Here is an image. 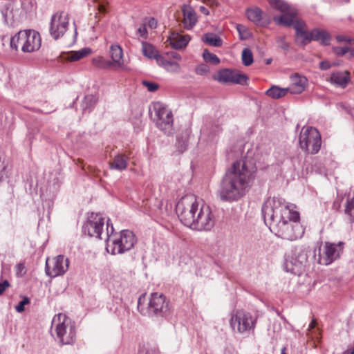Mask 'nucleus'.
Segmentation results:
<instances>
[{
	"instance_id": "nucleus-36",
	"label": "nucleus",
	"mask_w": 354,
	"mask_h": 354,
	"mask_svg": "<svg viewBox=\"0 0 354 354\" xmlns=\"http://www.w3.org/2000/svg\"><path fill=\"white\" fill-rule=\"evenodd\" d=\"M93 64L99 68H114L113 63L103 57H97L92 59Z\"/></svg>"
},
{
	"instance_id": "nucleus-43",
	"label": "nucleus",
	"mask_w": 354,
	"mask_h": 354,
	"mask_svg": "<svg viewBox=\"0 0 354 354\" xmlns=\"http://www.w3.org/2000/svg\"><path fill=\"white\" fill-rule=\"evenodd\" d=\"M138 354H158V349L156 347L143 346L139 348Z\"/></svg>"
},
{
	"instance_id": "nucleus-17",
	"label": "nucleus",
	"mask_w": 354,
	"mask_h": 354,
	"mask_svg": "<svg viewBox=\"0 0 354 354\" xmlns=\"http://www.w3.org/2000/svg\"><path fill=\"white\" fill-rule=\"evenodd\" d=\"M295 41L304 47L312 41L311 32L306 30V25L304 21H297L295 24Z\"/></svg>"
},
{
	"instance_id": "nucleus-26",
	"label": "nucleus",
	"mask_w": 354,
	"mask_h": 354,
	"mask_svg": "<svg viewBox=\"0 0 354 354\" xmlns=\"http://www.w3.org/2000/svg\"><path fill=\"white\" fill-rule=\"evenodd\" d=\"M128 165V157L124 154L116 155L110 162V168L118 171L124 170Z\"/></svg>"
},
{
	"instance_id": "nucleus-59",
	"label": "nucleus",
	"mask_w": 354,
	"mask_h": 354,
	"mask_svg": "<svg viewBox=\"0 0 354 354\" xmlns=\"http://www.w3.org/2000/svg\"><path fill=\"white\" fill-rule=\"evenodd\" d=\"M336 39H337V41L338 42H342V41H348L346 39V37L344 36H343V35H338V36H337Z\"/></svg>"
},
{
	"instance_id": "nucleus-1",
	"label": "nucleus",
	"mask_w": 354,
	"mask_h": 354,
	"mask_svg": "<svg viewBox=\"0 0 354 354\" xmlns=\"http://www.w3.org/2000/svg\"><path fill=\"white\" fill-rule=\"evenodd\" d=\"M262 214L265 224L278 237L292 241L304 234L299 213L282 198H268L263 205Z\"/></svg>"
},
{
	"instance_id": "nucleus-13",
	"label": "nucleus",
	"mask_w": 354,
	"mask_h": 354,
	"mask_svg": "<svg viewBox=\"0 0 354 354\" xmlns=\"http://www.w3.org/2000/svg\"><path fill=\"white\" fill-rule=\"evenodd\" d=\"M68 268V260L63 255H58L51 261H46V273L50 277H55L64 274Z\"/></svg>"
},
{
	"instance_id": "nucleus-5",
	"label": "nucleus",
	"mask_w": 354,
	"mask_h": 354,
	"mask_svg": "<svg viewBox=\"0 0 354 354\" xmlns=\"http://www.w3.org/2000/svg\"><path fill=\"white\" fill-rule=\"evenodd\" d=\"M201 203L194 195H186L178 202L176 207V213L180 221L185 226L190 227L194 223Z\"/></svg>"
},
{
	"instance_id": "nucleus-48",
	"label": "nucleus",
	"mask_w": 354,
	"mask_h": 354,
	"mask_svg": "<svg viewBox=\"0 0 354 354\" xmlns=\"http://www.w3.org/2000/svg\"><path fill=\"white\" fill-rule=\"evenodd\" d=\"M177 145H178V149L179 151L183 153L187 149V140H183L178 137V138H177Z\"/></svg>"
},
{
	"instance_id": "nucleus-62",
	"label": "nucleus",
	"mask_w": 354,
	"mask_h": 354,
	"mask_svg": "<svg viewBox=\"0 0 354 354\" xmlns=\"http://www.w3.org/2000/svg\"><path fill=\"white\" fill-rule=\"evenodd\" d=\"M341 107H342L343 109H345V110L346 111V112H347V113H348L349 114L351 113L350 111H349V110H348L344 104L341 105Z\"/></svg>"
},
{
	"instance_id": "nucleus-21",
	"label": "nucleus",
	"mask_w": 354,
	"mask_h": 354,
	"mask_svg": "<svg viewBox=\"0 0 354 354\" xmlns=\"http://www.w3.org/2000/svg\"><path fill=\"white\" fill-rule=\"evenodd\" d=\"M330 82L342 88H345L350 80L349 73L347 71H337L331 74Z\"/></svg>"
},
{
	"instance_id": "nucleus-7",
	"label": "nucleus",
	"mask_w": 354,
	"mask_h": 354,
	"mask_svg": "<svg viewBox=\"0 0 354 354\" xmlns=\"http://www.w3.org/2000/svg\"><path fill=\"white\" fill-rule=\"evenodd\" d=\"M299 144L302 151L308 153L316 154L322 145L319 131L313 127H303L299 136Z\"/></svg>"
},
{
	"instance_id": "nucleus-24",
	"label": "nucleus",
	"mask_w": 354,
	"mask_h": 354,
	"mask_svg": "<svg viewBox=\"0 0 354 354\" xmlns=\"http://www.w3.org/2000/svg\"><path fill=\"white\" fill-rule=\"evenodd\" d=\"M167 41L174 49L184 48L188 44L189 39L185 36H181L178 33H172Z\"/></svg>"
},
{
	"instance_id": "nucleus-29",
	"label": "nucleus",
	"mask_w": 354,
	"mask_h": 354,
	"mask_svg": "<svg viewBox=\"0 0 354 354\" xmlns=\"http://www.w3.org/2000/svg\"><path fill=\"white\" fill-rule=\"evenodd\" d=\"M26 34V31L20 30L17 33H16L13 37L10 39V47L12 49L17 50L19 48H21L22 50V47L24 46L25 43V35Z\"/></svg>"
},
{
	"instance_id": "nucleus-46",
	"label": "nucleus",
	"mask_w": 354,
	"mask_h": 354,
	"mask_svg": "<svg viewBox=\"0 0 354 354\" xmlns=\"http://www.w3.org/2000/svg\"><path fill=\"white\" fill-rule=\"evenodd\" d=\"M30 304V299L28 297H24L22 301H21L18 305L15 306L16 311L17 313H22L24 311V306Z\"/></svg>"
},
{
	"instance_id": "nucleus-42",
	"label": "nucleus",
	"mask_w": 354,
	"mask_h": 354,
	"mask_svg": "<svg viewBox=\"0 0 354 354\" xmlns=\"http://www.w3.org/2000/svg\"><path fill=\"white\" fill-rule=\"evenodd\" d=\"M236 29L239 34L240 39L243 40L246 39L250 37V32L248 28L241 24L236 25Z\"/></svg>"
},
{
	"instance_id": "nucleus-56",
	"label": "nucleus",
	"mask_w": 354,
	"mask_h": 354,
	"mask_svg": "<svg viewBox=\"0 0 354 354\" xmlns=\"http://www.w3.org/2000/svg\"><path fill=\"white\" fill-rule=\"evenodd\" d=\"M206 3L209 6H217L218 3L216 0H206Z\"/></svg>"
},
{
	"instance_id": "nucleus-31",
	"label": "nucleus",
	"mask_w": 354,
	"mask_h": 354,
	"mask_svg": "<svg viewBox=\"0 0 354 354\" xmlns=\"http://www.w3.org/2000/svg\"><path fill=\"white\" fill-rule=\"evenodd\" d=\"M142 54L144 56L149 59H156L157 62L158 59L162 58L161 55H158V51L151 44L142 41Z\"/></svg>"
},
{
	"instance_id": "nucleus-30",
	"label": "nucleus",
	"mask_w": 354,
	"mask_h": 354,
	"mask_svg": "<svg viewBox=\"0 0 354 354\" xmlns=\"http://www.w3.org/2000/svg\"><path fill=\"white\" fill-rule=\"evenodd\" d=\"M248 19L256 25L261 24L263 19V11L258 7L248 8L246 10Z\"/></svg>"
},
{
	"instance_id": "nucleus-49",
	"label": "nucleus",
	"mask_w": 354,
	"mask_h": 354,
	"mask_svg": "<svg viewBox=\"0 0 354 354\" xmlns=\"http://www.w3.org/2000/svg\"><path fill=\"white\" fill-rule=\"evenodd\" d=\"M279 48L284 50H288L289 48V44L286 41L283 37H279L277 40Z\"/></svg>"
},
{
	"instance_id": "nucleus-55",
	"label": "nucleus",
	"mask_w": 354,
	"mask_h": 354,
	"mask_svg": "<svg viewBox=\"0 0 354 354\" xmlns=\"http://www.w3.org/2000/svg\"><path fill=\"white\" fill-rule=\"evenodd\" d=\"M97 7H98V10H99L100 12L104 14V13H106L107 12L106 6L104 5V3H98Z\"/></svg>"
},
{
	"instance_id": "nucleus-2",
	"label": "nucleus",
	"mask_w": 354,
	"mask_h": 354,
	"mask_svg": "<svg viewBox=\"0 0 354 354\" xmlns=\"http://www.w3.org/2000/svg\"><path fill=\"white\" fill-rule=\"evenodd\" d=\"M257 171L253 159L244 158L233 162L222 178L216 191L223 201H236L250 188Z\"/></svg>"
},
{
	"instance_id": "nucleus-60",
	"label": "nucleus",
	"mask_w": 354,
	"mask_h": 354,
	"mask_svg": "<svg viewBox=\"0 0 354 354\" xmlns=\"http://www.w3.org/2000/svg\"><path fill=\"white\" fill-rule=\"evenodd\" d=\"M315 326H316V322H315V320L313 319L309 324V328H310V329L313 328L315 327Z\"/></svg>"
},
{
	"instance_id": "nucleus-19",
	"label": "nucleus",
	"mask_w": 354,
	"mask_h": 354,
	"mask_svg": "<svg viewBox=\"0 0 354 354\" xmlns=\"http://www.w3.org/2000/svg\"><path fill=\"white\" fill-rule=\"evenodd\" d=\"M297 15V11L295 8L294 14H292L290 12H283L279 17H274L273 18V20L277 25H282L286 27L293 26V28H295V24L297 21H299V19H295Z\"/></svg>"
},
{
	"instance_id": "nucleus-11",
	"label": "nucleus",
	"mask_w": 354,
	"mask_h": 354,
	"mask_svg": "<svg viewBox=\"0 0 354 354\" xmlns=\"http://www.w3.org/2000/svg\"><path fill=\"white\" fill-rule=\"evenodd\" d=\"M68 16V12L59 11L51 17L49 32L54 39L62 37L67 31L69 24Z\"/></svg>"
},
{
	"instance_id": "nucleus-47",
	"label": "nucleus",
	"mask_w": 354,
	"mask_h": 354,
	"mask_svg": "<svg viewBox=\"0 0 354 354\" xmlns=\"http://www.w3.org/2000/svg\"><path fill=\"white\" fill-rule=\"evenodd\" d=\"M349 48L346 46L344 47H333V52L337 55V56H343L347 52H348Z\"/></svg>"
},
{
	"instance_id": "nucleus-52",
	"label": "nucleus",
	"mask_w": 354,
	"mask_h": 354,
	"mask_svg": "<svg viewBox=\"0 0 354 354\" xmlns=\"http://www.w3.org/2000/svg\"><path fill=\"white\" fill-rule=\"evenodd\" d=\"M138 32L140 34V35L142 37H146L147 35V28L145 24H142L138 29Z\"/></svg>"
},
{
	"instance_id": "nucleus-20",
	"label": "nucleus",
	"mask_w": 354,
	"mask_h": 354,
	"mask_svg": "<svg viewBox=\"0 0 354 354\" xmlns=\"http://www.w3.org/2000/svg\"><path fill=\"white\" fill-rule=\"evenodd\" d=\"M183 24L185 28L192 29L197 23L196 13L190 6H184L183 8Z\"/></svg>"
},
{
	"instance_id": "nucleus-25",
	"label": "nucleus",
	"mask_w": 354,
	"mask_h": 354,
	"mask_svg": "<svg viewBox=\"0 0 354 354\" xmlns=\"http://www.w3.org/2000/svg\"><path fill=\"white\" fill-rule=\"evenodd\" d=\"M156 126L165 133L169 134L171 133L173 127V115H167V118L162 116L156 119Z\"/></svg>"
},
{
	"instance_id": "nucleus-38",
	"label": "nucleus",
	"mask_w": 354,
	"mask_h": 354,
	"mask_svg": "<svg viewBox=\"0 0 354 354\" xmlns=\"http://www.w3.org/2000/svg\"><path fill=\"white\" fill-rule=\"evenodd\" d=\"M242 62L244 66H250L253 62V55L251 50L245 48L242 51Z\"/></svg>"
},
{
	"instance_id": "nucleus-9",
	"label": "nucleus",
	"mask_w": 354,
	"mask_h": 354,
	"mask_svg": "<svg viewBox=\"0 0 354 354\" xmlns=\"http://www.w3.org/2000/svg\"><path fill=\"white\" fill-rule=\"evenodd\" d=\"M196 213L190 228L198 231L210 230L214 225L215 220L209 206L202 203Z\"/></svg>"
},
{
	"instance_id": "nucleus-50",
	"label": "nucleus",
	"mask_w": 354,
	"mask_h": 354,
	"mask_svg": "<svg viewBox=\"0 0 354 354\" xmlns=\"http://www.w3.org/2000/svg\"><path fill=\"white\" fill-rule=\"evenodd\" d=\"M10 286V283L6 279L0 282V296L3 294L6 290Z\"/></svg>"
},
{
	"instance_id": "nucleus-10",
	"label": "nucleus",
	"mask_w": 354,
	"mask_h": 354,
	"mask_svg": "<svg viewBox=\"0 0 354 354\" xmlns=\"http://www.w3.org/2000/svg\"><path fill=\"white\" fill-rule=\"evenodd\" d=\"M308 257L306 250H295L290 257L286 259L285 270L295 275H301L308 263Z\"/></svg>"
},
{
	"instance_id": "nucleus-54",
	"label": "nucleus",
	"mask_w": 354,
	"mask_h": 354,
	"mask_svg": "<svg viewBox=\"0 0 354 354\" xmlns=\"http://www.w3.org/2000/svg\"><path fill=\"white\" fill-rule=\"evenodd\" d=\"M331 66L330 64L327 61H322L319 64V68L322 70L326 71L330 68Z\"/></svg>"
},
{
	"instance_id": "nucleus-15",
	"label": "nucleus",
	"mask_w": 354,
	"mask_h": 354,
	"mask_svg": "<svg viewBox=\"0 0 354 354\" xmlns=\"http://www.w3.org/2000/svg\"><path fill=\"white\" fill-rule=\"evenodd\" d=\"M340 250L337 245L326 242L322 251L319 248L317 262L325 266L330 264L339 257Z\"/></svg>"
},
{
	"instance_id": "nucleus-37",
	"label": "nucleus",
	"mask_w": 354,
	"mask_h": 354,
	"mask_svg": "<svg viewBox=\"0 0 354 354\" xmlns=\"http://www.w3.org/2000/svg\"><path fill=\"white\" fill-rule=\"evenodd\" d=\"M97 102L96 97L93 95H87L82 102V107L84 111L93 108Z\"/></svg>"
},
{
	"instance_id": "nucleus-27",
	"label": "nucleus",
	"mask_w": 354,
	"mask_h": 354,
	"mask_svg": "<svg viewBox=\"0 0 354 354\" xmlns=\"http://www.w3.org/2000/svg\"><path fill=\"white\" fill-rule=\"evenodd\" d=\"M91 53V50L89 48H84L77 51H71L66 53L64 58L70 62L78 61Z\"/></svg>"
},
{
	"instance_id": "nucleus-39",
	"label": "nucleus",
	"mask_w": 354,
	"mask_h": 354,
	"mask_svg": "<svg viewBox=\"0 0 354 354\" xmlns=\"http://www.w3.org/2000/svg\"><path fill=\"white\" fill-rule=\"evenodd\" d=\"M203 57L206 62H209L215 65L220 63V59L215 54L209 52L207 49L203 50Z\"/></svg>"
},
{
	"instance_id": "nucleus-35",
	"label": "nucleus",
	"mask_w": 354,
	"mask_h": 354,
	"mask_svg": "<svg viewBox=\"0 0 354 354\" xmlns=\"http://www.w3.org/2000/svg\"><path fill=\"white\" fill-rule=\"evenodd\" d=\"M203 41L215 47H220L223 45L222 39L214 33H206L202 38Z\"/></svg>"
},
{
	"instance_id": "nucleus-44",
	"label": "nucleus",
	"mask_w": 354,
	"mask_h": 354,
	"mask_svg": "<svg viewBox=\"0 0 354 354\" xmlns=\"http://www.w3.org/2000/svg\"><path fill=\"white\" fill-rule=\"evenodd\" d=\"M209 68L206 64H200L197 66L195 68V72L196 74L200 75H205L209 73Z\"/></svg>"
},
{
	"instance_id": "nucleus-57",
	"label": "nucleus",
	"mask_w": 354,
	"mask_h": 354,
	"mask_svg": "<svg viewBox=\"0 0 354 354\" xmlns=\"http://www.w3.org/2000/svg\"><path fill=\"white\" fill-rule=\"evenodd\" d=\"M342 354H354V346L348 348L347 350L344 351Z\"/></svg>"
},
{
	"instance_id": "nucleus-14",
	"label": "nucleus",
	"mask_w": 354,
	"mask_h": 354,
	"mask_svg": "<svg viewBox=\"0 0 354 354\" xmlns=\"http://www.w3.org/2000/svg\"><path fill=\"white\" fill-rule=\"evenodd\" d=\"M216 80L223 83L247 85L249 78L239 71L225 68L218 71Z\"/></svg>"
},
{
	"instance_id": "nucleus-63",
	"label": "nucleus",
	"mask_w": 354,
	"mask_h": 354,
	"mask_svg": "<svg viewBox=\"0 0 354 354\" xmlns=\"http://www.w3.org/2000/svg\"><path fill=\"white\" fill-rule=\"evenodd\" d=\"M285 351H286V348L284 347V348H283L281 349V354H286V353H285Z\"/></svg>"
},
{
	"instance_id": "nucleus-33",
	"label": "nucleus",
	"mask_w": 354,
	"mask_h": 354,
	"mask_svg": "<svg viewBox=\"0 0 354 354\" xmlns=\"http://www.w3.org/2000/svg\"><path fill=\"white\" fill-rule=\"evenodd\" d=\"M158 64L164 67L169 72L178 73L180 70L178 63L166 60L163 57L158 59Z\"/></svg>"
},
{
	"instance_id": "nucleus-61",
	"label": "nucleus",
	"mask_w": 354,
	"mask_h": 354,
	"mask_svg": "<svg viewBox=\"0 0 354 354\" xmlns=\"http://www.w3.org/2000/svg\"><path fill=\"white\" fill-rule=\"evenodd\" d=\"M265 62H266V65H269L272 63V58L266 59Z\"/></svg>"
},
{
	"instance_id": "nucleus-41",
	"label": "nucleus",
	"mask_w": 354,
	"mask_h": 354,
	"mask_svg": "<svg viewBox=\"0 0 354 354\" xmlns=\"http://www.w3.org/2000/svg\"><path fill=\"white\" fill-rule=\"evenodd\" d=\"M354 209V197L348 199L346 201V205L344 209L345 214L348 215L349 217V221L351 223L353 222V218L352 216V211Z\"/></svg>"
},
{
	"instance_id": "nucleus-3",
	"label": "nucleus",
	"mask_w": 354,
	"mask_h": 354,
	"mask_svg": "<svg viewBox=\"0 0 354 354\" xmlns=\"http://www.w3.org/2000/svg\"><path fill=\"white\" fill-rule=\"evenodd\" d=\"M110 220L106 222V250L109 252L111 248V254H123L131 250L137 242L136 235L132 231L128 230H122L119 234H113L114 229Z\"/></svg>"
},
{
	"instance_id": "nucleus-58",
	"label": "nucleus",
	"mask_w": 354,
	"mask_h": 354,
	"mask_svg": "<svg viewBox=\"0 0 354 354\" xmlns=\"http://www.w3.org/2000/svg\"><path fill=\"white\" fill-rule=\"evenodd\" d=\"M200 11L205 15H208L209 14V10L204 6L200 7Z\"/></svg>"
},
{
	"instance_id": "nucleus-64",
	"label": "nucleus",
	"mask_w": 354,
	"mask_h": 354,
	"mask_svg": "<svg viewBox=\"0 0 354 354\" xmlns=\"http://www.w3.org/2000/svg\"><path fill=\"white\" fill-rule=\"evenodd\" d=\"M216 131L217 132H218V131H220L221 130V129L219 127H218V126L216 127Z\"/></svg>"
},
{
	"instance_id": "nucleus-22",
	"label": "nucleus",
	"mask_w": 354,
	"mask_h": 354,
	"mask_svg": "<svg viewBox=\"0 0 354 354\" xmlns=\"http://www.w3.org/2000/svg\"><path fill=\"white\" fill-rule=\"evenodd\" d=\"M310 32L312 41H319L322 44L325 46L330 44L331 37L328 32L319 28H314Z\"/></svg>"
},
{
	"instance_id": "nucleus-16",
	"label": "nucleus",
	"mask_w": 354,
	"mask_h": 354,
	"mask_svg": "<svg viewBox=\"0 0 354 354\" xmlns=\"http://www.w3.org/2000/svg\"><path fill=\"white\" fill-rule=\"evenodd\" d=\"M25 43L22 47V51L24 53H32L38 50L41 44V39L38 32L34 30H25Z\"/></svg>"
},
{
	"instance_id": "nucleus-12",
	"label": "nucleus",
	"mask_w": 354,
	"mask_h": 354,
	"mask_svg": "<svg viewBox=\"0 0 354 354\" xmlns=\"http://www.w3.org/2000/svg\"><path fill=\"white\" fill-rule=\"evenodd\" d=\"M104 225V218L100 214L91 213L82 227V231L89 236L102 239L101 234Z\"/></svg>"
},
{
	"instance_id": "nucleus-53",
	"label": "nucleus",
	"mask_w": 354,
	"mask_h": 354,
	"mask_svg": "<svg viewBox=\"0 0 354 354\" xmlns=\"http://www.w3.org/2000/svg\"><path fill=\"white\" fill-rule=\"evenodd\" d=\"M167 55L169 57L173 58V59H176V60H180L181 59V56L178 53H176L175 51L168 52L167 53Z\"/></svg>"
},
{
	"instance_id": "nucleus-32",
	"label": "nucleus",
	"mask_w": 354,
	"mask_h": 354,
	"mask_svg": "<svg viewBox=\"0 0 354 354\" xmlns=\"http://www.w3.org/2000/svg\"><path fill=\"white\" fill-rule=\"evenodd\" d=\"M288 93V89L286 88H280L277 86H272L267 90L266 94L273 99H279L285 96Z\"/></svg>"
},
{
	"instance_id": "nucleus-40",
	"label": "nucleus",
	"mask_w": 354,
	"mask_h": 354,
	"mask_svg": "<svg viewBox=\"0 0 354 354\" xmlns=\"http://www.w3.org/2000/svg\"><path fill=\"white\" fill-rule=\"evenodd\" d=\"M12 9L13 3L12 1H8L1 9V14L5 21L7 22L9 18L12 17Z\"/></svg>"
},
{
	"instance_id": "nucleus-6",
	"label": "nucleus",
	"mask_w": 354,
	"mask_h": 354,
	"mask_svg": "<svg viewBox=\"0 0 354 354\" xmlns=\"http://www.w3.org/2000/svg\"><path fill=\"white\" fill-rule=\"evenodd\" d=\"M55 326L57 338L62 344H72L75 340V327L71 319L62 313L55 315L52 321Z\"/></svg>"
},
{
	"instance_id": "nucleus-28",
	"label": "nucleus",
	"mask_w": 354,
	"mask_h": 354,
	"mask_svg": "<svg viewBox=\"0 0 354 354\" xmlns=\"http://www.w3.org/2000/svg\"><path fill=\"white\" fill-rule=\"evenodd\" d=\"M270 6L282 13L290 12L292 14L295 13V8L292 7L287 2L283 0H268Z\"/></svg>"
},
{
	"instance_id": "nucleus-51",
	"label": "nucleus",
	"mask_w": 354,
	"mask_h": 354,
	"mask_svg": "<svg viewBox=\"0 0 354 354\" xmlns=\"http://www.w3.org/2000/svg\"><path fill=\"white\" fill-rule=\"evenodd\" d=\"M16 269H17L16 272H17V276L21 277L26 272L25 266L23 264H21V263L17 264L16 266Z\"/></svg>"
},
{
	"instance_id": "nucleus-34",
	"label": "nucleus",
	"mask_w": 354,
	"mask_h": 354,
	"mask_svg": "<svg viewBox=\"0 0 354 354\" xmlns=\"http://www.w3.org/2000/svg\"><path fill=\"white\" fill-rule=\"evenodd\" d=\"M153 109L155 112L156 119L171 115V111L167 107L160 102H156L153 104Z\"/></svg>"
},
{
	"instance_id": "nucleus-4",
	"label": "nucleus",
	"mask_w": 354,
	"mask_h": 354,
	"mask_svg": "<svg viewBox=\"0 0 354 354\" xmlns=\"http://www.w3.org/2000/svg\"><path fill=\"white\" fill-rule=\"evenodd\" d=\"M145 294L141 295L138 300V309L143 315L149 317H162L166 316L169 311V301L166 297L158 292H153L151 295L148 306H144Z\"/></svg>"
},
{
	"instance_id": "nucleus-8",
	"label": "nucleus",
	"mask_w": 354,
	"mask_h": 354,
	"mask_svg": "<svg viewBox=\"0 0 354 354\" xmlns=\"http://www.w3.org/2000/svg\"><path fill=\"white\" fill-rule=\"evenodd\" d=\"M257 319L251 313L243 310H236L232 314L230 326L234 330L239 333H245L254 330Z\"/></svg>"
},
{
	"instance_id": "nucleus-23",
	"label": "nucleus",
	"mask_w": 354,
	"mask_h": 354,
	"mask_svg": "<svg viewBox=\"0 0 354 354\" xmlns=\"http://www.w3.org/2000/svg\"><path fill=\"white\" fill-rule=\"evenodd\" d=\"M110 54L113 59L114 68H124V64L121 62L123 52L122 48L118 45H111L110 47Z\"/></svg>"
},
{
	"instance_id": "nucleus-45",
	"label": "nucleus",
	"mask_w": 354,
	"mask_h": 354,
	"mask_svg": "<svg viewBox=\"0 0 354 354\" xmlns=\"http://www.w3.org/2000/svg\"><path fill=\"white\" fill-rule=\"evenodd\" d=\"M142 85L145 86L147 90L150 92H154L157 91L159 88V86L158 84L152 82H149L147 80L142 81Z\"/></svg>"
},
{
	"instance_id": "nucleus-18",
	"label": "nucleus",
	"mask_w": 354,
	"mask_h": 354,
	"mask_svg": "<svg viewBox=\"0 0 354 354\" xmlns=\"http://www.w3.org/2000/svg\"><path fill=\"white\" fill-rule=\"evenodd\" d=\"M291 84L288 88V92L291 94H299L302 93L307 84V79L304 76L299 75L297 73L291 77Z\"/></svg>"
}]
</instances>
